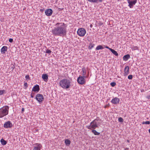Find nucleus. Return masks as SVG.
I'll return each mask as SVG.
<instances>
[{
	"mask_svg": "<svg viewBox=\"0 0 150 150\" xmlns=\"http://www.w3.org/2000/svg\"><path fill=\"white\" fill-rule=\"evenodd\" d=\"M77 33L79 36H83L86 33V31L83 28H80L78 30Z\"/></svg>",
	"mask_w": 150,
	"mask_h": 150,
	"instance_id": "nucleus-6",
	"label": "nucleus"
},
{
	"mask_svg": "<svg viewBox=\"0 0 150 150\" xmlns=\"http://www.w3.org/2000/svg\"><path fill=\"white\" fill-rule=\"evenodd\" d=\"M60 86L64 88H68L70 86V81L68 79H64L61 80L59 82Z\"/></svg>",
	"mask_w": 150,
	"mask_h": 150,
	"instance_id": "nucleus-3",
	"label": "nucleus"
},
{
	"mask_svg": "<svg viewBox=\"0 0 150 150\" xmlns=\"http://www.w3.org/2000/svg\"><path fill=\"white\" fill-rule=\"evenodd\" d=\"M94 46V44H93L90 43L88 46V48L89 49H91L93 48Z\"/></svg>",
	"mask_w": 150,
	"mask_h": 150,
	"instance_id": "nucleus-24",
	"label": "nucleus"
},
{
	"mask_svg": "<svg viewBox=\"0 0 150 150\" xmlns=\"http://www.w3.org/2000/svg\"><path fill=\"white\" fill-rule=\"evenodd\" d=\"M104 48L103 46L101 45L98 46L96 48V50H100L103 49Z\"/></svg>",
	"mask_w": 150,
	"mask_h": 150,
	"instance_id": "nucleus-23",
	"label": "nucleus"
},
{
	"mask_svg": "<svg viewBox=\"0 0 150 150\" xmlns=\"http://www.w3.org/2000/svg\"><path fill=\"white\" fill-rule=\"evenodd\" d=\"M149 131H150V129L149 130Z\"/></svg>",
	"mask_w": 150,
	"mask_h": 150,
	"instance_id": "nucleus-45",
	"label": "nucleus"
},
{
	"mask_svg": "<svg viewBox=\"0 0 150 150\" xmlns=\"http://www.w3.org/2000/svg\"><path fill=\"white\" fill-rule=\"evenodd\" d=\"M142 123V124H146V125L149 124H150V121H146V122L144 121Z\"/></svg>",
	"mask_w": 150,
	"mask_h": 150,
	"instance_id": "nucleus-25",
	"label": "nucleus"
},
{
	"mask_svg": "<svg viewBox=\"0 0 150 150\" xmlns=\"http://www.w3.org/2000/svg\"><path fill=\"white\" fill-rule=\"evenodd\" d=\"M35 98L40 104H41L44 100V98L42 94H38L37 95Z\"/></svg>",
	"mask_w": 150,
	"mask_h": 150,
	"instance_id": "nucleus-5",
	"label": "nucleus"
},
{
	"mask_svg": "<svg viewBox=\"0 0 150 150\" xmlns=\"http://www.w3.org/2000/svg\"><path fill=\"white\" fill-rule=\"evenodd\" d=\"M118 121L119 122H123V120L122 117H120L118 118Z\"/></svg>",
	"mask_w": 150,
	"mask_h": 150,
	"instance_id": "nucleus-26",
	"label": "nucleus"
},
{
	"mask_svg": "<svg viewBox=\"0 0 150 150\" xmlns=\"http://www.w3.org/2000/svg\"><path fill=\"white\" fill-rule=\"evenodd\" d=\"M149 133H150V132H149Z\"/></svg>",
	"mask_w": 150,
	"mask_h": 150,
	"instance_id": "nucleus-46",
	"label": "nucleus"
},
{
	"mask_svg": "<svg viewBox=\"0 0 150 150\" xmlns=\"http://www.w3.org/2000/svg\"><path fill=\"white\" fill-rule=\"evenodd\" d=\"M51 51L50 50H47L46 51V53L47 54H50L51 52Z\"/></svg>",
	"mask_w": 150,
	"mask_h": 150,
	"instance_id": "nucleus-28",
	"label": "nucleus"
},
{
	"mask_svg": "<svg viewBox=\"0 0 150 150\" xmlns=\"http://www.w3.org/2000/svg\"><path fill=\"white\" fill-rule=\"evenodd\" d=\"M133 50H137L138 49V47L137 46L134 47L132 49Z\"/></svg>",
	"mask_w": 150,
	"mask_h": 150,
	"instance_id": "nucleus-30",
	"label": "nucleus"
},
{
	"mask_svg": "<svg viewBox=\"0 0 150 150\" xmlns=\"http://www.w3.org/2000/svg\"><path fill=\"white\" fill-rule=\"evenodd\" d=\"M6 91L5 90H1V95L3 94L4 93H5Z\"/></svg>",
	"mask_w": 150,
	"mask_h": 150,
	"instance_id": "nucleus-31",
	"label": "nucleus"
},
{
	"mask_svg": "<svg viewBox=\"0 0 150 150\" xmlns=\"http://www.w3.org/2000/svg\"><path fill=\"white\" fill-rule=\"evenodd\" d=\"M119 99L115 97L112 100L111 102L114 104H116L119 103Z\"/></svg>",
	"mask_w": 150,
	"mask_h": 150,
	"instance_id": "nucleus-12",
	"label": "nucleus"
},
{
	"mask_svg": "<svg viewBox=\"0 0 150 150\" xmlns=\"http://www.w3.org/2000/svg\"><path fill=\"white\" fill-rule=\"evenodd\" d=\"M128 78L129 79H132V76L131 75H130L128 76Z\"/></svg>",
	"mask_w": 150,
	"mask_h": 150,
	"instance_id": "nucleus-29",
	"label": "nucleus"
},
{
	"mask_svg": "<svg viewBox=\"0 0 150 150\" xmlns=\"http://www.w3.org/2000/svg\"><path fill=\"white\" fill-rule=\"evenodd\" d=\"M130 58V56L129 54H127V55H125L123 57V60L125 61H127L128 59H129Z\"/></svg>",
	"mask_w": 150,
	"mask_h": 150,
	"instance_id": "nucleus-18",
	"label": "nucleus"
},
{
	"mask_svg": "<svg viewBox=\"0 0 150 150\" xmlns=\"http://www.w3.org/2000/svg\"><path fill=\"white\" fill-rule=\"evenodd\" d=\"M24 86L26 87H28V84L27 83H24Z\"/></svg>",
	"mask_w": 150,
	"mask_h": 150,
	"instance_id": "nucleus-36",
	"label": "nucleus"
},
{
	"mask_svg": "<svg viewBox=\"0 0 150 150\" xmlns=\"http://www.w3.org/2000/svg\"><path fill=\"white\" fill-rule=\"evenodd\" d=\"M103 47L105 48H106L107 49H109L110 50V49H112L111 48H109L106 45H103Z\"/></svg>",
	"mask_w": 150,
	"mask_h": 150,
	"instance_id": "nucleus-33",
	"label": "nucleus"
},
{
	"mask_svg": "<svg viewBox=\"0 0 150 150\" xmlns=\"http://www.w3.org/2000/svg\"><path fill=\"white\" fill-rule=\"evenodd\" d=\"M56 25L58 26L52 30V33L56 36H64L67 33L66 26L64 23H57Z\"/></svg>",
	"mask_w": 150,
	"mask_h": 150,
	"instance_id": "nucleus-1",
	"label": "nucleus"
},
{
	"mask_svg": "<svg viewBox=\"0 0 150 150\" xmlns=\"http://www.w3.org/2000/svg\"><path fill=\"white\" fill-rule=\"evenodd\" d=\"M146 98H147L148 99H150V95L146 96Z\"/></svg>",
	"mask_w": 150,
	"mask_h": 150,
	"instance_id": "nucleus-38",
	"label": "nucleus"
},
{
	"mask_svg": "<svg viewBox=\"0 0 150 150\" xmlns=\"http://www.w3.org/2000/svg\"><path fill=\"white\" fill-rule=\"evenodd\" d=\"M8 47L6 46H4L1 49V52L2 54H5L6 52L7 51Z\"/></svg>",
	"mask_w": 150,
	"mask_h": 150,
	"instance_id": "nucleus-14",
	"label": "nucleus"
},
{
	"mask_svg": "<svg viewBox=\"0 0 150 150\" xmlns=\"http://www.w3.org/2000/svg\"><path fill=\"white\" fill-rule=\"evenodd\" d=\"M9 107L6 106L1 108V118L7 115L8 113Z\"/></svg>",
	"mask_w": 150,
	"mask_h": 150,
	"instance_id": "nucleus-4",
	"label": "nucleus"
},
{
	"mask_svg": "<svg viewBox=\"0 0 150 150\" xmlns=\"http://www.w3.org/2000/svg\"><path fill=\"white\" fill-rule=\"evenodd\" d=\"M84 77L79 76L77 78V81L78 83L80 84H83L85 83V81Z\"/></svg>",
	"mask_w": 150,
	"mask_h": 150,
	"instance_id": "nucleus-7",
	"label": "nucleus"
},
{
	"mask_svg": "<svg viewBox=\"0 0 150 150\" xmlns=\"http://www.w3.org/2000/svg\"><path fill=\"white\" fill-rule=\"evenodd\" d=\"M42 78L44 81L47 82L48 79V76L47 74H43L42 75Z\"/></svg>",
	"mask_w": 150,
	"mask_h": 150,
	"instance_id": "nucleus-15",
	"label": "nucleus"
},
{
	"mask_svg": "<svg viewBox=\"0 0 150 150\" xmlns=\"http://www.w3.org/2000/svg\"><path fill=\"white\" fill-rule=\"evenodd\" d=\"M39 86L38 85L34 86L32 89V91L38 92L40 90Z\"/></svg>",
	"mask_w": 150,
	"mask_h": 150,
	"instance_id": "nucleus-13",
	"label": "nucleus"
},
{
	"mask_svg": "<svg viewBox=\"0 0 150 150\" xmlns=\"http://www.w3.org/2000/svg\"><path fill=\"white\" fill-rule=\"evenodd\" d=\"M44 9H40V12H42V11H44Z\"/></svg>",
	"mask_w": 150,
	"mask_h": 150,
	"instance_id": "nucleus-39",
	"label": "nucleus"
},
{
	"mask_svg": "<svg viewBox=\"0 0 150 150\" xmlns=\"http://www.w3.org/2000/svg\"><path fill=\"white\" fill-rule=\"evenodd\" d=\"M52 10L50 8L48 9L45 11V14L47 16H50L52 13Z\"/></svg>",
	"mask_w": 150,
	"mask_h": 150,
	"instance_id": "nucleus-11",
	"label": "nucleus"
},
{
	"mask_svg": "<svg viewBox=\"0 0 150 150\" xmlns=\"http://www.w3.org/2000/svg\"><path fill=\"white\" fill-rule=\"evenodd\" d=\"M92 26H93L92 25H91H91H90V27L91 28H92Z\"/></svg>",
	"mask_w": 150,
	"mask_h": 150,
	"instance_id": "nucleus-43",
	"label": "nucleus"
},
{
	"mask_svg": "<svg viewBox=\"0 0 150 150\" xmlns=\"http://www.w3.org/2000/svg\"><path fill=\"white\" fill-rule=\"evenodd\" d=\"M34 94V93H32L31 94V97L33 98V95Z\"/></svg>",
	"mask_w": 150,
	"mask_h": 150,
	"instance_id": "nucleus-37",
	"label": "nucleus"
},
{
	"mask_svg": "<svg viewBox=\"0 0 150 150\" xmlns=\"http://www.w3.org/2000/svg\"><path fill=\"white\" fill-rule=\"evenodd\" d=\"M65 143L67 146H69L71 144V141L69 139H66L65 140Z\"/></svg>",
	"mask_w": 150,
	"mask_h": 150,
	"instance_id": "nucleus-20",
	"label": "nucleus"
},
{
	"mask_svg": "<svg viewBox=\"0 0 150 150\" xmlns=\"http://www.w3.org/2000/svg\"><path fill=\"white\" fill-rule=\"evenodd\" d=\"M22 112H23L24 111V109L23 108H22L21 110Z\"/></svg>",
	"mask_w": 150,
	"mask_h": 150,
	"instance_id": "nucleus-40",
	"label": "nucleus"
},
{
	"mask_svg": "<svg viewBox=\"0 0 150 150\" xmlns=\"http://www.w3.org/2000/svg\"><path fill=\"white\" fill-rule=\"evenodd\" d=\"M110 51H111V52L114 55H115L116 56H118V54L117 52L115 51V50H114L113 49H111L110 50Z\"/></svg>",
	"mask_w": 150,
	"mask_h": 150,
	"instance_id": "nucleus-21",
	"label": "nucleus"
},
{
	"mask_svg": "<svg viewBox=\"0 0 150 150\" xmlns=\"http://www.w3.org/2000/svg\"><path fill=\"white\" fill-rule=\"evenodd\" d=\"M82 72H83L82 75H83V77L86 78V76H85L86 75V69L85 68H82Z\"/></svg>",
	"mask_w": 150,
	"mask_h": 150,
	"instance_id": "nucleus-22",
	"label": "nucleus"
},
{
	"mask_svg": "<svg viewBox=\"0 0 150 150\" xmlns=\"http://www.w3.org/2000/svg\"><path fill=\"white\" fill-rule=\"evenodd\" d=\"M25 78L26 79H30L29 76L28 75H27L25 76Z\"/></svg>",
	"mask_w": 150,
	"mask_h": 150,
	"instance_id": "nucleus-35",
	"label": "nucleus"
},
{
	"mask_svg": "<svg viewBox=\"0 0 150 150\" xmlns=\"http://www.w3.org/2000/svg\"><path fill=\"white\" fill-rule=\"evenodd\" d=\"M95 135H98L100 133L98 132H93Z\"/></svg>",
	"mask_w": 150,
	"mask_h": 150,
	"instance_id": "nucleus-32",
	"label": "nucleus"
},
{
	"mask_svg": "<svg viewBox=\"0 0 150 150\" xmlns=\"http://www.w3.org/2000/svg\"><path fill=\"white\" fill-rule=\"evenodd\" d=\"M125 150H128L129 148H126V149H125Z\"/></svg>",
	"mask_w": 150,
	"mask_h": 150,
	"instance_id": "nucleus-44",
	"label": "nucleus"
},
{
	"mask_svg": "<svg viewBox=\"0 0 150 150\" xmlns=\"http://www.w3.org/2000/svg\"><path fill=\"white\" fill-rule=\"evenodd\" d=\"M12 68L13 69L14 68V65H13V67H12Z\"/></svg>",
	"mask_w": 150,
	"mask_h": 150,
	"instance_id": "nucleus-42",
	"label": "nucleus"
},
{
	"mask_svg": "<svg viewBox=\"0 0 150 150\" xmlns=\"http://www.w3.org/2000/svg\"><path fill=\"white\" fill-rule=\"evenodd\" d=\"M110 84L111 86L112 87L115 86L116 85V83L115 82H111L110 83Z\"/></svg>",
	"mask_w": 150,
	"mask_h": 150,
	"instance_id": "nucleus-27",
	"label": "nucleus"
},
{
	"mask_svg": "<svg viewBox=\"0 0 150 150\" xmlns=\"http://www.w3.org/2000/svg\"><path fill=\"white\" fill-rule=\"evenodd\" d=\"M127 142H128V143H129L130 142L129 140H127Z\"/></svg>",
	"mask_w": 150,
	"mask_h": 150,
	"instance_id": "nucleus-41",
	"label": "nucleus"
},
{
	"mask_svg": "<svg viewBox=\"0 0 150 150\" xmlns=\"http://www.w3.org/2000/svg\"><path fill=\"white\" fill-rule=\"evenodd\" d=\"M127 1L129 4L128 6L130 8H132L137 2V0H127Z\"/></svg>",
	"mask_w": 150,
	"mask_h": 150,
	"instance_id": "nucleus-8",
	"label": "nucleus"
},
{
	"mask_svg": "<svg viewBox=\"0 0 150 150\" xmlns=\"http://www.w3.org/2000/svg\"><path fill=\"white\" fill-rule=\"evenodd\" d=\"M34 145L35 146H34L33 150H40L41 148L42 147L40 144L38 143L34 144Z\"/></svg>",
	"mask_w": 150,
	"mask_h": 150,
	"instance_id": "nucleus-9",
	"label": "nucleus"
},
{
	"mask_svg": "<svg viewBox=\"0 0 150 150\" xmlns=\"http://www.w3.org/2000/svg\"><path fill=\"white\" fill-rule=\"evenodd\" d=\"M125 75H127L129 73V69L128 66H126L124 69Z\"/></svg>",
	"mask_w": 150,
	"mask_h": 150,
	"instance_id": "nucleus-16",
	"label": "nucleus"
},
{
	"mask_svg": "<svg viewBox=\"0 0 150 150\" xmlns=\"http://www.w3.org/2000/svg\"><path fill=\"white\" fill-rule=\"evenodd\" d=\"M100 121L101 120L97 118L91 122L89 126L87 127L88 129L92 130L91 131H96L95 129L96 127H98L100 124Z\"/></svg>",
	"mask_w": 150,
	"mask_h": 150,
	"instance_id": "nucleus-2",
	"label": "nucleus"
},
{
	"mask_svg": "<svg viewBox=\"0 0 150 150\" xmlns=\"http://www.w3.org/2000/svg\"><path fill=\"white\" fill-rule=\"evenodd\" d=\"M12 126V124L10 121L6 122L4 124V127L5 128H11Z\"/></svg>",
	"mask_w": 150,
	"mask_h": 150,
	"instance_id": "nucleus-10",
	"label": "nucleus"
},
{
	"mask_svg": "<svg viewBox=\"0 0 150 150\" xmlns=\"http://www.w3.org/2000/svg\"><path fill=\"white\" fill-rule=\"evenodd\" d=\"M13 39L12 38H10L9 39V41L10 42H11V43L12 42H13Z\"/></svg>",
	"mask_w": 150,
	"mask_h": 150,
	"instance_id": "nucleus-34",
	"label": "nucleus"
},
{
	"mask_svg": "<svg viewBox=\"0 0 150 150\" xmlns=\"http://www.w3.org/2000/svg\"><path fill=\"white\" fill-rule=\"evenodd\" d=\"M1 143L3 145H5L7 144V141L4 140L3 138H2L1 139Z\"/></svg>",
	"mask_w": 150,
	"mask_h": 150,
	"instance_id": "nucleus-19",
	"label": "nucleus"
},
{
	"mask_svg": "<svg viewBox=\"0 0 150 150\" xmlns=\"http://www.w3.org/2000/svg\"><path fill=\"white\" fill-rule=\"evenodd\" d=\"M89 2L93 3H97L98 2H102L103 0H88Z\"/></svg>",
	"mask_w": 150,
	"mask_h": 150,
	"instance_id": "nucleus-17",
	"label": "nucleus"
}]
</instances>
